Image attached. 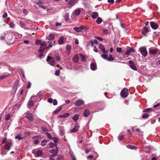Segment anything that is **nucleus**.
Masks as SVG:
<instances>
[{
  "label": "nucleus",
  "mask_w": 160,
  "mask_h": 160,
  "mask_svg": "<svg viewBox=\"0 0 160 160\" xmlns=\"http://www.w3.org/2000/svg\"><path fill=\"white\" fill-rule=\"evenodd\" d=\"M52 141H53L56 144V143H57L58 142V138L56 137H53L52 139Z\"/></svg>",
  "instance_id": "obj_31"
},
{
  "label": "nucleus",
  "mask_w": 160,
  "mask_h": 160,
  "mask_svg": "<svg viewBox=\"0 0 160 160\" xmlns=\"http://www.w3.org/2000/svg\"><path fill=\"white\" fill-rule=\"evenodd\" d=\"M92 149H85V152L86 153H88L89 152L91 151Z\"/></svg>",
  "instance_id": "obj_57"
},
{
  "label": "nucleus",
  "mask_w": 160,
  "mask_h": 160,
  "mask_svg": "<svg viewBox=\"0 0 160 160\" xmlns=\"http://www.w3.org/2000/svg\"><path fill=\"white\" fill-rule=\"evenodd\" d=\"M46 134L48 138L52 139V138L51 135L48 132H47Z\"/></svg>",
  "instance_id": "obj_43"
},
{
  "label": "nucleus",
  "mask_w": 160,
  "mask_h": 160,
  "mask_svg": "<svg viewBox=\"0 0 160 160\" xmlns=\"http://www.w3.org/2000/svg\"><path fill=\"white\" fill-rule=\"evenodd\" d=\"M42 2L40 1H39L38 2L36 3V4L37 5H38L39 6V5H41L42 4Z\"/></svg>",
  "instance_id": "obj_64"
},
{
  "label": "nucleus",
  "mask_w": 160,
  "mask_h": 160,
  "mask_svg": "<svg viewBox=\"0 0 160 160\" xmlns=\"http://www.w3.org/2000/svg\"><path fill=\"white\" fill-rule=\"evenodd\" d=\"M149 32V30L148 28L145 27L142 30V35H145L146 33Z\"/></svg>",
  "instance_id": "obj_10"
},
{
  "label": "nucleus",
  "mask_w": 160,
  "mask_h": 160,
  "mask_svg": "<svg viewBox=\"0 0 160 160\" xmlns=\"http://www.w3.org/2000/svg\"><path fill=\"white\" fill-rule=\"evenodd\" d=\"M31 83L30 82H28V85L27 86V88L28 89H29L31 87Z\"/></svg>",
  "instance_id": "obj_55"
},
{
  "label": "nucleus",
  "mask_w": 160,
  "mask_h": 160,
  "mask_svg": "<svg viewBox=\"0 0 160 160\" xmlns=\"http://www.w3.org/2000/svg\"><path fill=\"white\" fill-rule=\"evenodd\" d=\"M56 144L52 142H50L49 144V148H53L55 146H56Z\"/></svg>",
  "instance_id": "obj_27"
},
{
  "label": "nucleus",
  "mask_w": 160,
  "mask_h": 160,
  "mask_svg": "<svg viewBox=\"0 0 160 160\" xmlns=\"http://www.w3.org/2000/svg\"><path fill=\"white\" fill-rule=\"evenodd\" d=\"M124 135H122L118 137V139L119 141H121L124 138Z\"/></svg>",
  "instance_id": "obj_46"
},
{
  "label": "nucleus",
  "mask_w": 160,
  "mask_h": 160,
  "mask_svg": "<svg viewBox=\"0 0 160 160\" xmlns=\"http://www.w3.org/2000/svg\"><path fill=\"white\" fill-rule=\"evenodd\" d=\"M47 60V61L49 62V63L52 66H53L55 64V61L52 57L48 56Z\"/></svg>",
  "instance_id": "obj_3"
},
{
  "label": "nucleus",
  "mask_w": 160,
  "mask_h": 160,
  "mask_svg": "<svg viewBox=\"0 0 160 160\" xmlns=\"http://www.w3.org/2000/svg\"><path fill=\"white\" fill-rule=\"evenodd\" d=\"M160 106V103H158L156 105H154L153 106V107L154 108H156V107H159Z\"/></svg>",
  "instance_id": "obj_60"
},
{
  "label": "nucleus",
  "mask_w": 160,
  "mask_h": 160,
  "mask_svg": "<svg viewBox=\"0 0 160 160\" xmlns=\"http://www.w3.org/2000/svg\"><path fill=\"white\" fill-rule=\"evenodd\" d=\"M23 13L25 15L27 14L28 13V12L27 11V10L25 9H24L23 10Z\"/></svg>",
  "instance_id": "obj_63"
},
{
  "label": "nucleus",
  "mask_w": 160,
  "mask_h": 160,
  "mask_svg": "<svg viewBox=\"0 0 160 160\" xmlns=\"http://www.w3.org/2000/svg\"><path fill=\"white\" fill-rule=\"evenodd\" d=\"M89 46H91L92 47H93L94 46V42L92 40L90 41L88 45L87 46V47H88Z\"/></svg>",
  "instance_id": "obj_32"
},
{
  "label": "nucleus",
  "mask_w": 160,
  "mask_h": 160,
  "mask_svg": "<svg viewBox=\"0 0 160 160\" xmlns=\"http://www.w3.org/2000/svg\"><path fill=\"white\" fill-rule=\"evenodd\" d=\"M81 12V11L80 9H76L74 12L75 15L76 16H78L79 15L80 13Z\"/></svg>",
  "instance_id": "obj_24"
},
{
  "label": "nucleus",
  "mask_w": 160,
  "mask_h": 160,
  "mask_svg": "<svg viewBox=\"0 0 160 160\" xmlns=\"http://www.w3.org/2000/svg\"><path fill=\"white\" fill-rule=\"evenodd\" d=\"M130 52H134V49L133 48H130L128 50Z\"/></svg>",
  "instance_id": "obj_54"
},
{
  "label": "nucleus",
  "mask_w": 160,
  "mask_h": 160,
  "mask_svg": "<svg viewBox=\"0 0 160 160\" xmlns=\"http://www.w3.org/2000/svg\"><path fill=\"white\" fill-rule=\"evenodd\" d=\"M42 151L41 150H38L36 153V155L39 157L41 156L42 154Z\"/></svg>",
  "instance_id": "obj_26"
},
{
  "label": "nucleus",
  "mask_w": 160,
  "mask_h": 160,
  "mask_svg": "<svg viewBox=\"0 0 160 160\" xmlns=\"http://www.w3.org/2000/svg\"><path fill=\"white\" fill-rule=\"evenodd\" d=\"M60 72L59 70H57L55 71V74L56 75L58 76L60 74Z\"/></svg>",
  "instance_id": "obj_58"
},
{
  "label": "nucleus",
  "mask_w": 160,
  "mask_h": 160,
  "mask_svg": "<svg viewBox=\"0 0 160 160\" xmlns=\"http://www.w3.org/2000/svg\"><path fill=\"white\" fill-rule=\"evenodd\" d=\"M102 22V19L100 17H98V18L97 20V22L98 24H100Z\"/></svg>",
  "instance_id": "obj_35"
},
{
  "label": "nucleus",
  "mask_w": 160,
  "mask_h": 160,
  "mask_svg": "<svg viewBox=\"0 0 160 160\" xmlns=\"http://www.w3.org/2000/svg\"><path fill=\"white\" fill-rule=\"evenodd\" d=\"M86 27L83 26H81L79 27H75L73 28L74 30L77 32H81L82 30H86Z\"/></svg>",
  "instance_id": "obj_4"
},
{
  "label": "nucleus",
  "mask_w": 160,
  "mask_h": 160,
  "mask_svg": "<svg viewBox=\"0 0 160 160\" xmlns=\"http://www.w3.org/2000/svg\"><path fill=\"white\" fill-rule=\"evenodd\" d=\"M101 57L103 59L107 60L108 58V55L104 53L101 55Z\"/></svg>",
  "instance_id": "obj_33"
},
{
  "label": "nucleus",
  "mask_w": 160,
  "mask_h": 160,
  "mask_svg": "<svg viewBox=\"0 0 160 160\" xmlns=\"http://www.w3.org/2000/svg\"><path fill=\"white\" fill-rule=\"evenodd\" d=\"M157 52V50L156 49L149 50V52L150 54L155 55Z\"/></svg>",
  "instance_id": "obj_20"
},
{
  "label": "nucleus",
  "mask_w": 160,
  "mask_h": 160,
  "mask_svg": "<svg viewBox=\"0 0 160 160\" xmlns=\"http://www.w3.org/2000/svg\"><path fill=\"white\" fill-rule=\"evenodd\" d=\"M8 16V14L6 12L5 13L2 15V17L3 18H6Z\"/></svg>",
  "instance_id": "obj_62"
},
{
  "label": "nucleus",
  "mask_w": 160,
  "mask_h": 160,
  "mask_svg": "<svg viewBox=\"0 0 160 160\" xmlns=\"http://www.w3.org/2000/svg\"><path fill=\"white\" fill-rule=\"evenodd\" d=\"M150 24L151 28L154 29H156L158 27V25L153 22H150Z\"/></svg>",
  "instance_id": "obj_8"
},
{
  "label": "nucleus",
  "mask_w": 160,
  "mask_h": 160,
  "mask_svg": "<svg viewBox=\"0 0 160 160\" xmlns=\"http://www.w3.org/2000/svg\"><path fill=\"white\" fill-rule=\"evenodd\" d=\"M122 50V49L121 48L119 47H117L116 49L117 51L119 53L121 52Z\"/></svg>",
  "instance_id": "obj_47"
},
{
  "label": "nucleus",
  "mask_w": 160,
  "mask_h": 160,
  "mask_svg": "<svg viewBox=\"0 0 160 160\" xmlns=\"http://www.w3.org/2000/svg\"><path fill=\"white\" fill-rule=\"evenodd\" d=\"M26 117L30 121H32L33 118L32 114L31 113H28L26 115Z\"/></svg>",
  "instance_id": "obj_9"
},
{
  "label": "nucleus",
  "mask_w": 160,
  "mask_h": 160,
  "mask_svg": "<svg viewBox=\"0 0 160 160\" xmlns=\"http://www.w3.org/2000/svg\"><path fill=\"white\" fill-rule=\"evenodd\" d=\"M98 14L97 12H92V14L91 15L92 18L93 19H95L98 16Z\"/></svg>",
  "instance_id": "obj_17"
},
{
  "label": "nucleus",
  "mask_w": 160,
  "mask_h": 160,
  "mask_svg": "<svg viewBox=\"0 0 160 160\" xmlns=\"http://www.w3.org/2000/svg\"><path fill=\"white\" fill-rule=\"evenodd\" d=\"M114 60V58L111 55H109V57L108 58V59H107V60L108 61H112Z\"/></svg>",
  "instance_id": "obj_29"
},
{
  "label": "nucleus",
  "mask_w": 160,
  "mask_h": 160,
  "mask_svg": "<svg viewBox=\"0 0 160 160\" xmlns=\"http://www.w3.org/2000/svg\"><path fill=\"white\" fill-rule=\"evenodd\" d=\"M69 14L68 13H66L64 16L65 21H68L69 19Z\"/></svg>",
  "instance_id": "obj_30"
},
{
  "label": "nucleus",
  "mask_w": 160,
  "mask_h": 160,
  "mask_svg": "<svg viewBox=\"0 0 160 160\" xmlns=\"http://www.w3.org/2000/svg\"><path fill=\"white\" fill-rule=\"evenodd\" d=\"M60 134L61 136H63L64 134V131L63 130H60Z\"/></svg>",
  "instance_id": "obj_50"
},
{
  "label": "nucleus",
  "mask_w": 160,
  "mask_h": 160,
  "mask_svg": "<svg viewBox=\"0 0 160 160\" xmlns=\"http://www.w3.org/2000/svg\"><path fill=\"white\" fill-rule=\"evenodd\" d=\"M83 104V101L81 99H79L76 101L74 103V105L76 106H80Z\"/></svg>",
  "instance_id": "obj_6"
},
{
  "label": "nucleus",
  "mask_w": 160,
  "mask_h": 160,
  "mask_svg": "<svg viewBox=\"0 0 160 160\" xmlns=\"http://www.w3.org/2000/svg\"><path fill=\"white\" fill-rule=\"evenodd\" d=\"M11 115L10 114H8L6 116L5 120L7 121L10 118Z\"/></svg>",
  "instance_id": "obj_36"
},
{
  "label": "nucleus",
  "mask_w": 160,
  "mask_h": 160,
  "mask_svg": "<svg viewBox=\"0 0 160 160\" xmlns=\"http://www.w3.org/2000/svg\"><path fill=\"white\" fill-rule=\"evenodd\" d=\"M129 66L133 70L135 71H136L137 70L136 67L135 66V64H134L133 65H130Z\"/></svg>",
  "instance_id": "obj_39"
},
{
  "label": "nucleus",
  "mask_w": 160,
  "mask_h": 160,
  "mask_svg": "<svg viewBox=\"0 0 160 160\" xmlns=\"http://www.w3.org/2000/svg\"><path fill=\"white\" fill-rule=\"evenodd\" d=\"M129 64H130V65H133L135 64L134 62L132 60H130L129 61Z\"/></svg>",
  "instance_id": "obj_59"
},
{
  "label": "nucleus",
  "mask_w": 160,
  "mask_h": 160,
  "mask_svg": "<svg viewBox=\"0 0 160 160\" xmlns=\"http://www.w3.org/2000/svg\"><path fill=\"white\" fill-rule=\"evenodd\" d=\"M47 141L46 139H43L41 142V145L42 147H44L46 145Z\"/></svg>",
  "instance_id": "obj_28"
},
{
  "label": "nucleus",
  "mask_w": 160,
  "mask_h": 160,
  "mask_svg": "<svg viewBox=\"0 0 160 160\" xmlns=\"http://www.w3.org/2000/svg\"><path fill=\"white\" fill-rule=\"evenodd\" d=\"M127 148L129 149H132V150L134 149L135 147L134 146H132L129 145H128L126 146Z\"/></svg>",
  "instance_id": "obj_40"
},
{
  "label": "nucleus",
  "mask_w": 160,
  "mask_h": 160,
  "mask_svg": "<svg viewBox=\"0 0 160 160\" xmlns=\"http://www.w3.org/2000/svg\"><path fill=\"white\" fill-rule=\"evenodd\" d=\"M64 38L63 37H61L58 39V44H62L64 43Z\"/></svg>",
  "instance_id": "obj_23"
},
{
  "label": "nucleus",
  "mask_w": 160,
  "mask_h": 160,
  "mask_svg": "<svg viewBox=\"0 0 160 160\" xmlns=\"http://www.w3.org/2000/svg\"><path fill=\"white\" fill-rule=\"evenodd\" d=\"M53 104L54 105H57L58 104V102L56 99H54L52 102Z\"/></svg>",
  "instance_id": "obj_49"
},
{
  "label": "nucleus",
  "mask_w": 160,
  "mask_h": 160,
  "mask_svg": "<svg viewBox=\"0 0 160 160\" xmlns=\"http://www.w3.org/2000/svg\"><path fill=\"white\" fill-rule=\"evenodd\" d=\"M91 113L90 111H84L83 115L85 117H88Z\"/></svg>",
  "instance_id": "obj_19"
},
{
  "label": "nucleus",
  "mask_w": 160,
  "mask_h": 160,
  "mask_svg": "<svg viewBox=\"0 0 160 160\" xmlns=\"http://www.w3.org/2000/svg\"><path fill=\"white\" fill-rule=\"evenodd\" d=\"M11 145L12 142H8L5 146V149L7 150H10Z\"/></svg>",
  "instance_id": "obj_11"
},
{
  "label": "nucleus",
  "mask_w": 160,
  "mask_h": 160,
  "mask_svg": "<svg viewBox=\"0 0 160 160\" xmlns=\"http://www.w3.org/2000/svg\"><path fill=\"white\" fill-rule=\"evenodd\" d=\"M79 117L78 114H76L72 118V119L74 121L76 122L78 119Z\"/></svg>",
  "instance_id": "obj_25"
},
{
  "label": "nucleus",
  "mask_w": 160,
  "mask_h": 160,
  "mask_svg": "<svg viewBox=\"0 0 160 160\" xmlns=\"http://www.w3.org/2000/svg\"><path fill=\"white\" fill-rule=\"evenodd\" d=\"M9 76V75L8 74L2 75V76H0V79H4V78H5L8 76Z\"/></svg>",
  "instance_id": "obj_45"
},
{
  "label": "nucleus",
  "mask_w": 160,
  "mask_h": 160,
  "mask_svg": "<svg viewBox=\"0 0 160 160\" xmlns=\"http://www.w3.org/2000/svg\"><path fill=\"white\" fill-rule=\"evenodd\" d=\"M79 58L77 55H75L72 58V60L74 62L77 63L79 61Z\"/></svg>",
  "instance_id": "obj_15"
},
{
  "label": "nucleus",
  "mask_w": 160,
  "mask_h": 160,
  "mask_svg": "<svg viewBox=\"0 0 160 160\" xmlns=\"http://www.w3.org/2000/svg\"><path fill=\"white\" fill-rule=\"evenodd\" d=\"M91 69L93 71H94L97 69V65L96 63H92L91 64Z\"/></svg>",
  "instance_id": "obj_13"
},
{
  "label": "nucleus",
  "mask_w": 160,
  "mask_h": 160,
  "mask_svg": "<svg viewBox=\"0 0 160 160\" xmlns=\"http://www.w3.org/2000/svg\"><path fill=\"white\" fill-rule=\"evenodd\" d=\"M139 51L142 55L144 57H145L148 55V52L147 51L146 48L145 47H140L139 48Z\"/></svg>",
  "instance_id": "obj_1"
},
{
  "label": "nucleus",
  "mask_w": 160,
  "mask_h": 160,
  "mask_svg": "<svg viewBox=\"0 0 160 160\" xmlns=\"http://www.w3.org/2000/svg\"><path fill=\"white\" fill-rule=\"evenodd\" d=\"M32 98H30L27 104L28 107L30 109H32L31 108L33 106L34 103V101L32 100Z\"/></svg>",
  "instance_id": "obj_5"
},
{
  "label": "nucleus",
  "mask_w": 160,
  "mask_h": 160,
  "mask_svg": "<svg viewBox=\"0 0 160 160\" xmlns=\"http://www.w3.org/2000/svg\"><path fill=\"white\" fill-rule=\"evenodd\" d=\"M149 115L148 113H145L142 115V118H147L149 116Z\"/></svg>",
  "instance_id": "obj_34"
},
{
  "label": "nucleus",
  "mask_w": 160,
  "mask_h": 160,
  "mask_svg": "<svg viewBox=\"0 0 160 160\" xmlns=\"http://www.w3.org/2000/svg\"><path fill=\"white\" fill-rule=\"evenodd\" d=\"M20 25L22 28H24L25 26V23L22 22H20Z\"/></svg>",
  "instance_id": "obj_53"
},
{
  "label": "nucleus",
  "mask_w": 160,
  "mask_h": 160,
  "mask_svg": "<svg viewBox=\"0 0 160 160\" xmlns=\"http://www.w3.org/2000/svg\"><path fill=\"white\" fill-rule=\"evenodd\" d=\"M75 4V2L74 0H69L68 2V4L70 6V8L74 5Z\"/></svg>",
  "instance_id": "obj_18"
},
{
  "label": "nucleus",
  "mask_w": 160,
  "mask_h": 160,
  "mask_svg": "<svg viewBox=\"0 0 160 160\" xmlns=\"http://www.w3.org/2000/svg\"><path fill=\"white\" fill-rule=\"evenodd\" d=\"M41 138V136H36L34 137L33 138V139L35 140L36 139H40Z\"/></svg>",
  "instance_id": "obj_52"
},
{
  "label": "nucleus",
  "mask_w": 160,
  "mask_h": 160,
  "mask_svg": "<svg viewBox=\"0 0 160 160\" xmlns=\"http://www.w3.org/2000/svg\"><path fill=\"white\" fill-rule=\"evenodd\" d=\"M51 153H57L58 152V150L57 149H52L51 150H50L49 151Z\"/></svg>",
  "instance_id": "obj_37"
},
{
  "label": "nucleus",
  "mask_w": 160,
  "mask_h": 160,
  "mask_svg": "<svg viewBox=\"0 0 160 160\" xmlns=\"http://www.w3.org/2000/svg\"><path fill=\"white\" fill-rule=\"evenodd\" d=\"M47 45V43L46 42L44 41L43 42H41V44L40 47V49H41L44 47H45Z\"/></svg>",
  "instance_id": "obj_22"
},
{
  "label": "nucleus",
  "mask_w": 160,
  "mask_h": 160,
  "mask_svg": "<svg viewBox=\"0 0 160 160\" xmlns=\"http://www.w3.org/2000/svg\"><path fill=\"white\" fill-rule=\"evenodd\" d=\"M39 7L44 9H45L47 8L45 6L42 5V4L39 5Z\"/></svg>",
  "instance_id": "obj_61"
},
{
  "label": "nucleus",
  "mask_w": 160,
  "mask_h": 160,
  "mask_svg": "<svg viewBox=\"0 0 160 160\" xmlns=\"http://www.w3.org/2000/svg\"><path fill=\"white\" fill-rule=\"evenodd\" d=\"M102 32L105 34L106 35H108L109 34V32L108 30L105 29H102Z\"/></svg>",
  "instance_id": "obj_42"
},
{
  "label": "nucleus",
  "mask_w": 160,
  "mask_h": 160,
  "mask_svg": "<svg viewBox=\"0 0 160 160\" xmlns=\"http://www.w3.org/2000/svg\"><path fill=\"white\" fill-rule=\"evenodd\" d=\"M53 100L52 98H48V102L50 103H52V102H53Z\"/></svg>",
  "instance_id": "obj_56"
},
{
  "label": "nucleus",
  "mask_w": 160,
  "mask_h": 160,
  "mask_svg": "<svg viewBox=\"0 0 160 160\" xmlns=\"http://www.w3.org/2000/svg\"><path fill=\"white\" fill-rule=\"evenodd\" d=\"M41 40L38 39H36L35 41V43L37 45H41Z\"/></svg>",
  "instance_id": "obj_38"
},
{
  "label": "nucleus",
  "mask_w": 160,
  "mask_h": 160,
  "mask_svg": "<svg viewBox=\"0 0 160 160\" xmlns=\"http://www.w3.org/2000/svg\"><path fill=\"white\" fill-rule=\"evenodd\" d=\"M49 46L44 47L42 49H39L38 50V52H40L43 53L44 50L48 49L49 48Z\"/></svg>",
  "instance_id": "obj_21"
},
{
  "label": "nucleus",
  "mask_w": 160,
  "mask_h": 160,
  "mask_svg": "<svg viewBox=\"0 0 160 160\" xmlns=\"http://www.w3.org/2000/svg\"><path fill=\"white\" fill-rule=\"evenodd\" d=\"M15 138L16 139H18L19 140L22 139L23 138L22 137H20L19 135H17L16 136Z\"/></svg>",
  "instance_id": "obj_44"
},
{
  "label": "nucleus",
  "mask_w": 160,
  "mask_h": 160,
  "mask_svg": "<svg viewBox=\"0 0 160 160\" xmlns=\"http://www.w3.org/2000/svg\"><path fill=\"white\" fill-rule=\"evenodd\" d=\"M128 89L127 88H124L121 92V95L123 98L127 97L128 95Z\"/></svg>",
  "instance_id": "obj_2"
},
{
  "label": "nucleus",
  "mask_w": 160,
  "mask_h": 160,
  "mask_svg": "<svg viewBox=\"0 0 160 160\" xmlns=\"http://www.w3.org/2000/svg\"><path fill=\"white\" fill-rule=\"evenodd\" d=\"M66 49L67 50L69 51V52H70V50L71 49V47L70 45H66Z\"/></svg>",
  "instance_id": "obj_51"
},
{
  "label": "nucleus",
  "mask_w": 160,
  "mask_h": 160,
  "mask_svg": "<svg viewBox=\"0 0 160 160\" xmlns=\"http://www.w3.org/2000/svg\"><path fill=\"white\" fill-rule=\"evenodd\" d=\"M49 37L50 38V40H52L54 38V35L53 34H50L49 35Z\"/></svg>",
  "instance_id": "obj_41"
},
{
  "label": "nucleus",
  "mask_w": 160,
  "mask_h": 160,
  "mask_svg": "<svg viewBox=\"0 0 160 160\" xmlns=\"http://www.w3.org/2000/svg\"><path fill=\"white\" fill-rule=\"evenodd\" d=\"M99 47L103 53H106L108 52V51L105 50L104 46L102 44H100Z\"/></svg>",
  "instance_id": "obj_7"
},
{
  "label": "nucleus",
  "mask_w": 160,
  "mask_h": 160,
  "mask_svg": "<svg viewBox=\"0 0 160 160\" xmlns=\"http://www.w3.org/2000/svg\"><path fill=\"white\" fill-rule=\"evenodd\" d=\"M19 82V81L18 80H16L15 81L14 85L13 86V89H15V90H16L17 89V86Z\"/></svg>",
  "instance_id": "obj_16"
},
{
  "label": "nucleus",
  "mask_w": 160,
  "mask_h": 160,
  "mask_svg": "<svg viewBox=\"0 0 160 160\" xmlns=\"http://www.w3.org/2000/svg\"><path fill=\"white\" fill-rule=\"evenodd\" d=\"M79 128V126L78 125L74 127V128L70 130V132H77Z\"/></svg>",
  "instance_id": "obj_12"
},
{
  "label": "nucleus",
  "mask_w": 160,
  "mask_h": 160,
  "mask_svg": "<svg viewBox=\"0 0 160 160\" xmlns=\"http://www.w3.org/2000/svg\"><path fill=\"white\" fill-rule=\"evenodd\" d=\"M80 55L81 57L82 60L83 61H85L86 60L85 57L82 54H80Z\"/></svg>",
  "instance_id": "obj_48"
},
{
  "label": "nucleus",
  "mask_w": 160,
  "mask_h": 160,
  "mask_svg": "<svg viewBox=\"0 0 160 160\" xmlns=\"http://www.w3.org/2000/svg\"><path fill=\"white\" fill-rule=\"evenodd\" d=\"M69 115L70 114L69 113H66L63 115H60L59 117L61 118H65L69 117Z\"/></svg>",
  "instance_id": "obj_14"
}]
</instances>
